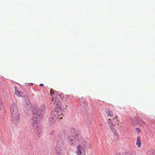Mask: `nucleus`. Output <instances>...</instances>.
Masks as SVG:
<instances>
[{
  "label": "nucleus",
  "instance_id": "1",
  "mask_svg": "<svg viewBox=\"0 0 155 155\" xmlns=\"http://www.w3.org/2000/svg\"><path fill=\"white\" fill-rule=\"evenodd\" d=\"M40 115V112L38 109L34 108L32 110V119L33 122L32 126L33 129L37 134H40L41 131V130L39 127V123L38 120V118Z\"/></svg>",
  "mask_w": 155,
  "mask_h": 155
},
{
  "label": "nucleus",
  "instance_id": "2",
  "mask_svg": "<svg viewBox=\"0 0 155 155\" xmlns=\"http://www.w3.org/2000/svg\"><path fill=\"white\" fill-rule=\"evenodd\" d=\"M11 117L14 123H16L19 118V112L17 107L14 104H12L11 107Z\"/></svg>",
  "mask_w": 155,
  "mask_h": 155
},
{
  "label": "nucleus",
  "instance_id": "3",
  "mask_svg": "<svg viewBox=\"0 0 155 155\" xmlns=\"http://www.w3.org/2000/svg\"><path fill=\"white\" fill-rule=\"evenodd\" d=\"M87 141L86 140H84L81 144L78 145L77 147L76 154L81 155L82 153H85V152L87 148Z\"/></svg>",
  "mask_w": 155,
  "mask_h": 155
},
{
  "label": "nucleus",
  "instance_id": "4",
  "mask_svg": "<svg viewBox=\"0 0 155 155\" xmlns=\"http://www.w3.org/2000/svg\"><path fill=\"white\" fill-rule=\"evenodd\" d=\"M50 93L51 94V96H52V95L54 94L55 95L56 94V98H53V97H52V101H53L54 100V103L57 105V107L58 108L61 107V102L60 101H59V100L58 99L60 97V95L58 94V93L56 92H54V91L52 89H51L50 90Z\"/></svg>",
  "mask_w": 155,
  "mask_h": 155
},
{
  "label": "nucleus",
  "instance_id": "5",
  "mask_svg": "<svg viewBox=\"0 0 155 155\" xmlns=\"http://www.w3.org/2000/svg\"><path fill=\"white\" fill-rule=\"evenodd\" d=\"M60 110V109H59ZM58 110V109H56L53 112L54 116L52 118L55 120H58V119H60L62 118L63 115L61 111V110Z\"/></svg>",
  "mask_w": 155,
  "mask_h": 155
},
{
  "label": "nucleus",
  "instance_id": "6",
  "mask_svg": "<svg viewBox=\"0 0 155 155\" xmlns=\"http://www.w3.org/2000/svg\"><path fill=\"white\" fill-rule=\"evenodd\" d=\"M111 123H113L114 124H116V126H117V128H119V121L117 120V117L116 116L115 118H113L112 119V122Z\"/></svg>",
  "mask_w": 155,
  "mask_h": 155
},
{
  "label": "nucleus",
  "instance_id": "7",
  "mask_svg": "<svg viewBox=\"0 0 155 155\" xmlns=\"http://www.w3.org/2000/svg\"><path fill=\"white\" fill-rule=\"evenodd\" d=\"M147 155H155V150L150 149L147 151Z\"/></svg>",
  "mask_w": 155,
  "mask_h": 155
},
{
  "label": "nucleus",
  "instance_id": "8",
  "mask_svg": "<svg viewBox=\"0 0 155 155\" xmlns=\"http://www.w3.org/2000/svg\"><path fill=\"white\" fill-rule=\"evenodd\" d=\"M109 124L110 126V127L111 129L112 130V131L113 132H114L115 131V129L114 128V127H117V126H116V124H114L113 123H111L110 122V121L109 123Z\"/></svg>",
  "mask_w": 155,
  "mask_h": 155
},
{
  "label": "nucleus",
  "instance_id": "9",
  "mask_svg": "<svg viewBox=\"0 0 155 155\" xmlns=\"http://www.w3.org/2000/svg\"><path fill=\"white\" fill-rule=\"evenodd\" d=\"M140 137L139 136H138L137 137L136 144L139 147H140L141 146V143L140 140Z\"/></svg>",
  "mask_w": 155,
  "mask_h": 155
},
{
  "label": "nucleus",
  "instance_id": "10",
  "mask_svg": "<svg viewBox=\"0 0 155 155\" xmlns=\"http://www.w3.org/2000/svg\"><path fill=\"white\" fill-rule=\"evenodd\" d=\"M106 113L108 116L112 117L113 116V114L111 111L110 110L108 109L106 110Z\"/></svg>",
  "mask_w": 155,
  "mask_h": 155
},
{
  "label": "nucleus",
  "instance_id": "11",
  "mask_svg": "<svg viewBox=\"0 0 155 155\" xmlns=\"http://www.w3.org/2000/svg\"><path fill=\"white\" fill-rule=\"evenodd\" d=\"M5 112V108L3 105L0 106V114H2Z\"/></svg>",
  "mask_w": 155,
  "mask_h": 155
},
{
  "label": "nucleus",
  "instance_id": "12",
  "mask_svg": "<svg viewBox=\"0 0 155 155\" xmlns=\"http://www.w3.org/2000/svg\"><path fill=\"white\" fill-rule=\"evenodd\" d=\"M15 94L17 95V96L18 97L21 96V94L20 91L19 90L16 89V87H15Z\"/></svg>",
  "mask_w": 155,
  "mask_h": 155
},
{
  "label": "nucleus",
  "instance_id": "13",
  "mask_svg": "<svg viewBox=\"0 0 155 155\" xmlns=\"http://www.w3.org/2000/svg\"><path fill=\"white\" fill-rule=\"evenodd\" d=\"M138 124L140 125H143L144 124H145L144 122L142 120H140Z\"/></svg>",
  "mask_w": 155,
  "mask_h": 155
},
{
  "label": "nucleus",
  "instance_id": "14",
  "mask_svg": "<svg viewBox=\"0 0 155 155\" xmlns=\"http://www.w3.org/2000/svg\"><path fill=\"white\" fill-rule=\"evenodd\" d=\"M56 155H62L61 152L60 151H58L56 153Z\"/></svg>",
  "mask_w": 155,
  "mask_h": 155
},
{
  "label": "nucleus",
  "instance_id": "15",
  "mask_svg": "<svg viewBox=\"0 0 155 155\" xmlns=\"http://www.w3.org/2000/svg\"><path fill=\"white\" fill-rule=\"evenodd\" d=\"M136 130L137 131L138 133H140V130L139 128H136Z\"/></svg>",
  "mask_w": 155,
  "mask_h": 155
},
{
  "label": "nucleus",
  "instance_id": "16",
  "mask_svg": "<svg viewBox=\"0 0 155 155\" xmlns=\"http://www.w3.org/2000/svg\"><path fill=\"white\" fill-rule=\"evenodd\" d=\"M1 105H3V104H2L1 100L0 99V106Z\"/></svg>",
  "mask_w": 155,
  "mask_h": 155
},
{
  "label": "nucleus",
  "instance_id": "17",
  "mask_svg": "<svg viewBox=\"0 0 155 155\" xmlns=\"http://www.w3.org/2000/svg\"><path fill=\"white\" fill-rule=\"evenodd\" d=\"M40 86H44V84H40L39 85Z\"/></svg>",
  "mask_w": 155,
  "mask_h": 155
},
{
  "label": "nucleus",
  "instance_id": "18",
  "mask_svg": "<svg viewBox=\"0 0 155 155\" xmlns=\"http://www.w3.org/2000/svg\"><path fill=\"white\" fill-rule=\"evenodd\" d=\"M108 120H109V121H110V119H109Z\"/></svg>",
  "mask_w": 155,
  "mask_h": 155
},
{
  "label": "nucleus",
  "instance_id": "19",
  "mask_svg": "<svg viewBox=\"0 0 155 155\" xmlns=\"http://www.w3.org/2000/svg\"><path fill=\"white\" fill-rule=\"evenodd\" d=\"M119 155H121V154H120Z\"/></svg>",
  "mask_w": 155,
  "mask_h": 155
}]
</instances>
